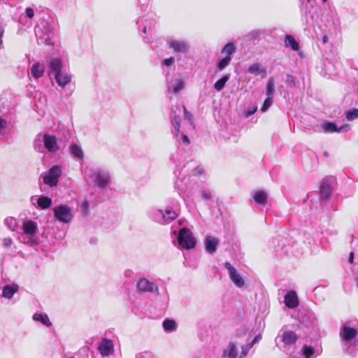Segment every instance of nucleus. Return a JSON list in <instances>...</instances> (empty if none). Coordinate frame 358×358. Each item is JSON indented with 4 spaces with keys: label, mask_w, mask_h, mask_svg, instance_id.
Instances as JSON below:
<instances>
[{
    "label": "nucleus",
    "mask_w": 358,
    "mask_h": 358,
    "mask_svg": "<svg viewBox=\"0 0 358 358\" xmlns=\"http://www.w3.org/2000/svg\"><path fill=\"white\" fill-rule=\"evenodd\" d=\"M178 242L182 248L189 250L195 247L196 241L192 231L187 228H182L178 233Z\"/></svg>",
    "instance_id": "f257e3e1"
},
{
    "label": "nucleus",
    "mask_w": 358,
    "mask_h": 358,
    "mask_svg": "<svg viewBox=\"0 0 358 358\" xmlns=\"http://www.w3.org/2000/svg\"><path fill=\"white\" fill-rule=\"evenodd\" d=\"M54 217L56 220L62 223H69L73 217L72 210L66 205H59L53 209Z\"/></svg>",
    "instance_id": "f03ea898"
},
{
    "label": "nucleus",
    "mask_w": 358,
    "mask_h": 358,
    "mask_svg": "<svg viewBox=\"0 0 358 358\" xmlns=\"http://www.w3.org/2000/svg\"><path fill=\"white\" fill-rule=\"evenodd\" d=\"M62 176V169L59 166H54L51 167L48 173L43 177V182L51 187L58 185L59 178Z\"/></svg>",
    "instance_id": "7ed1b4c3"
},
{
    "label": "nucleus",
    "mask_w": 358,
    "mask_h": 358,
    "mask_svg": "<svg viewBox=\"0 0 358 358\" xmlns=\"http://www.w3.org/2000/svg\"><path fill=\"white\" fill-rule=\"evenodd\" d=\"M224 267L228 270L230 279L234 284L238 287H243L245 285V281L236 269L228 262L224 263Z\"/></svg>",
    "instance_id": "20e7f679"
},
{
    "label": "nucleus",
    "mask_w": 358,
    "mask_h": 358,
    "mask_svg": "<svg viewBox=\"0 0 358 358\" xmlns=\"http://www.w3.org/2000/svg\"><path fill=\"white\" fill-rule=\"evenodd\" d=\"M98 350L103 357H109L114 352V345L111 340L103 338L99 345Z\"/></svg>",
    "instance_id": "39448f33"
},
{
    "label": "nucleus",
    "mask_w": 358,
    "mask_h": 358,
    "mask_svg": "<svg viewBox=\"0 0 358 358\" xmlns=\"http://www.w3.org/2000/svg\"><path fill=\"white\" fill-rule=\"evenodd\" d=\"M45 148L49 152H56L58 150L57 138L55 136L45 134L43 136Z\"/></svg>",
    "instance_id": "423d86ee"
},
{
    "label": "nucleus",
    "mask_w": 358,
    "mask_h": 358,
    "mask_svg": "<svg viewBox=\"0 0 358 358\" xmlns=\"http://www.w3.org/2000/svg\"><path fill=\"white\" fill-rule=\"evenodd\" d=\"M357 334L358 331L355 328L343 325L341 330L340 335L345 341L348 342L355 338L357 336Z\"/></svg>",
    "instance_id": "0eeeda50"
},
{
    "label": "nucleus",
    "mask_w": 358,
    "mask_h": 358,
    "mask_svg": "<svg viewBox=\"0 0 358 358\" xmlns=\"http://www.w3.org/2000/svg\"><path fill=\"white\" fill-rule=\"evenodd\" d=\"M285 303L289 308H294L299 305V299L294 291H289L285 296Z\"/></svg>",
    "instance_id": "6e6552de"
},
{
    "label": "nucleus",
    "mask_w": 358,
    "mask_h": 358,
    "mask_svg": "<svg viewBox=\"0 0 358 358\" xmlns=\"http://www.w3.org/2000/svg\"><path fill=\"white\" fill-rule=\"evenodd\" d=\"M169 48L175 52H185L188 49V45L185 41L172 40L169 42Z\"/></svg>",
    "instance_id": "1a4fd4ad"
},
{
    "label": "nucleus",
    "mask_w": 358,
    "mask_h": 358,
    "mask_svg": "<svg viewBox=\"0 0 358 358\" xmlns=\"http://www.w3.org/2000/svg\"><path fill=\"white\" fill-rule=\"evenodd\" d=\"M298 340L297 334L293 331H285L282 335V341L285 345L294 344Z\"/></svg>",
    "instance_id": "9d476101"
},
{
    "label": "nucleus",
    "mask_w": 358,
    "mask_h": 358,
    "mask_svg": "<svg viewBox=\"0 0 358 358\" xmlns=\"http://www.w3.org/2000/svg\"><path fill=\"white\" fill-rule=\"evenodd\" d=\"M62 69V62L60 59L55 58L52 59L48 65V73L50 74L53 73L55 75L57 73H60Z\"/></svg>",
    "instance_id": "9b49d317"
},
{
    "label": "nucleus",
    "mask_w": 358,
    "mask_h": 358,
    "mask_svg": "<svg viewBox=\"0 0 358 358\" xmlns=\"http://www.w3.org/2000/svg\"><path fill=\"white\" fill-rule=\"evenodd\" d=\"M205 243L206 251L210 254H213L217 250L219 241L215 237L208 236L206 238Z\"/></svg>",
    "instance_id": "f8f14e48"
},
{
    "label": "nucleus",
    "mask_w": 358,
    "mask_h": 358,
    "mask_svg": "<svg viewBox=\"0 0 358 358\" xmlns=\"http://www.w3.org/2000/svg\"><path fill=\"white\" fill-rule=\"evenodd\" d=\"M137 287L139 290L144 292H153L157 289V287L152 282L145 278H142L138 281Z\"/></svg>",
    "instance_id": "ddd939ff"
},
{
    "label": "nucleus",
    "mask_w": 358,
    "mask_h": 358,
    "mask_svg": "<svg viewBox=\"0 0 358 358\" xmlns=\"http://www.w3.org/2000/svg\"><path fill=\"white\" fill-rule=\"evenodd\" d=\"M22 229L26 235L33 236L37 230L36 224L32 220H28L23 223Z\"/></svg>",
    "instance_id": "4468645a"
},
{
    "label": "nucleus",
    "mask_w": 358,
    "mask_h": 358,
    "mask_svg": "<svg viewBox=\"0 0 358 358\" xmlns=\"http://www.w3.org/2000/svg\"><path fill=\"white\" fill-rule=\"evenodd\" d=\"M253 200L259 205H266L268 201V195L266 192L259 190L254 194Z\"/></svg>",
    "instance_id": "2eb2a0df"
},
{
    "label": "nucleus",
    "mask_w": 358,
    "mask_h": 358,
    "mask_svg": "<svg viewBox=\"0 0 358 358\" xmlns=\"http://www.w3.org/2000/svg\"><path fill=\"white\" fill-rule=\"evenodd\" d=\"M55 78L57 83L62 87H64L71 81V76L64 72L55 75Z\"/></svg>",
    "instance_id": "dca6fc26"
},
{
    "label": "nucleus",
    "mask_w": 358,
    "mask_h": 358,
    "mask_svg": "<svg viewBox=\"0 0 358 358\" xmlns=\"http://www.w3.org/2000/svg\"><path fill=\"white\" fill-rule=\"evenodd\" d=\"M332 189L330 184L324 181L320 187V195L324 199H328L331 194Z\"/></svg>",
    "instance_id": "f3484780"
},
{
    "label": "nucleus",
    "mask_w": 358,
    "mask_h": 358,
    "mask_svg": "<svg viewBox=\"0 0 358 358\" xmlns=\"http://www.w3.org/2000/svg\"><path fill=\"white\" fill-rule=\"evenodd\" d=\"M37 204L38 208L44 210L50 208L52 204V199L48 196H41L37 199Z\"/></svg>",
    "instance_id": "a211bd4d"
},
{
    "label": "nucleus",
    "mask_w": 358,
    "mask_h": 358,
    "mask_svg": "<svg viewBox=\"0 0 358 358\" xmlns=\"http://www.w3.org/2000/svg\"><path fill=\"white\" fill-rule=\"evenodd\" d=\"M32 76L38 79L43 76L44 68L40 64L39 62L34 63L31 69Z\"/></svg>",
    "instance_id": "6ab92c4d"
},
{
    "label": "nucleus",
    "mask_w": 358,
    "mask_h": 358,
    "mask_svg": "<svg viewBox=\"0 0 358 358\" xmlns=\"http://www.w3.org/2000/svg\"><path fill=\"white\" fill-rule=\"evenodd\" d=\"M17 290H18L17 285L10 286V285H7L4 286V287L3 289L2 296L4 298L10 299L13 297L14 294L17 292Z\"/></svg>",
    "instance_id": "aec40b11"
},
{
    "label": "nucleus",
    "mask_w": 358,
    "mask_h": 358,
    "mask_svg": "<svg viewBox=\"0 0 358 358\" xmlns=\"http://www.w3.org/2000/svg\"><path fill=\"white\" fill-rule=\"evenodd\" d=\"M285 45L286 47H290L293 50L296 51L299 49V44L292 35H287L285 38Z\"/></svg>",
    "instance_id": "412c9836"
},
{
    "label": "nucleus",
    "mask_w": 358,
    "mask_h": 358,
    "mask_svg": "<svg viewBox=\"0 0 358 358\" xmlns=\"http://www.w3.org/2000/svg\"><path fill=\"white\" fill-rule=\"evenodd\" d=\"M33 319L35 321L41 322L43 324L45 325L46 327H50L52 325V323L46 314L35 313L33 315Z\"/></svg>",
    "instance_id": "4be33fe9"
},
{
    "label": "nucleus",
    "mask_w": 358,
    "mask_h": 358,
    "mask_svg": "<svg viewBox=\"0 0 358 358\" xmlns=\"http://www.w3.org/2000/svg\"><path fill=\"white\" fill-rule=\"evenodd\" d=\"M248 71L250 73L254 74V75H258L259 73H263L264 75L266 74V69L262 68L261 65L259 63H255L252 65H251L248 69Z\"/></svg>",
    "instance_id": "5701e85b"
},
{
    "label": "nucleus",
    "mask_w": 358,
    "mask_h": 358,
    "mask_svg": "<svg viewBox=\"0 0 358 358\" xmlns=\"http://www.w3.org/2000/svg\"><path fill=\"white\" fill-rule=\"evenodd\" d=\"M161 213L163 215L164 219L167 221H173L178 217V214L170 208H167L164 213L161 210Z\"/></svg>",
    "instance_id": "b1692460"
},
{
    "label": "nucleus",
    "mask_w": 358,
    "mask_h": 358,
    "mask_svg": "<svg viewBox=\"0 0 358 358\" xmlns=\"http://www.w3.org/2000/svg\"><path fill=\"white\" fill-rule=\"evenodd\" d=\"M275 93V81L273 78H270L266 84V96L268 98L273 99Z\"/></svg>",
    "instance_id": "393cba45"
},
{
    "label": "nucleus",
    "mask_w": 358,
    "mask_h": 358,
    "mask_svg": "<svg viewBox=\"0 0 358 358\" xmlns=\"http://www.w3.org/2000/svg\"><path fill=\"white\" fill-rule=\"evenodd\" d=\"M302 355L304 358H313L315 354V349L313 347L304 345L301 349Z\"/></svg>",
    "instance_id": "a878e982"
},
{
    "label": "nucleus",
    "mask_w": 358,
    "mask_h": 358,
    "mask_svg": "<svg viewBox=\"0 0 358 358\" xmlns=\"http://www.w3.org/2000/svg\"><path fill=\"white\" fill-rule=\"evenodd\" d=\"M229 75L223 76L220 80H217L214 84L215 89L218 92L221 91L224 88L226 83L229 80Z\"/></svg>",
    "instance_id": "bb28decb"
},
{
    "label": "nucleus",
    "mask_w": 358,
    "mask_h": 358,
    "mask_svg": "<svg viewBox=\"0 0 358 358\" xmlns=\"http://www.w3.org/2000/svg\"><path fill=\"white\" fill-rule=\"evenodd\" d=\"M236 51V47L234 44V43H228L226 44L222 50V53L225 54L226 56H229V57H231V55Z\"/></svg>",
    "instance_id": "cd10ccee"
},
{
    "label": "nucleus",
    "mask_w": 358,
    "mask_h": 358,
    "mask_svg": "<svg viewBox=\"0 0 358 358\" xmlns=\"http://www.w3.org/2000/svg\"><path fill=\"white\" fill-rule=\"evenodd\" d=\"M322 127L326 132H336L341 131V129H338L337 126L334 122H324Z\"/></svg>",
    "instance_id": "c85d7f7f"
},
{
    "label": "nucleus",
    "mask_w": 358,
    "mask_h": 358,
    "mask_svg": "<svg viewBox=\"0 0 358 358\" xmlns=\"http://www.w3.org/2000/svg\"><path fill=\"white\" fill-rule=\"evenodd\" d=\"M70 148H71V153L76 157H78L80 159L83 158V152L80 147H79L78 145H77L75 143H73L71 145Z\"/></svg>",
    "instance_id": "c756f323"
},
{
    "label": "nucleus",
    "mask_w": 358,
    "mask_h": 358,
    "mask_svg": "<svg viewBox=\"0 0 358 358\" xmlns=\"http://www.w3.org/2000/svg\"><path fill=\"white\" fill-rule=\"evenodd\" d=\"M96 180L100 187H104L109 181L108 177L103 173H97L96 176Z\"/></svg>",
    "instance_id": "7c9ffc66"
},
{
    "label": "nucleus",
    "mask_w": 358,
    "mask_h": 358,
    "mask_svg": "<svg viewBox=\"0 0 358 358\" xmlns=\"http://www.w3.org/2000/svg\"><path fill=\"white\" fill-rule=\"evenodd\" d=\"M163 327L164 330L171 331L176 329V323L173 320L166 319L163 322Z\"/></svg>",
    "instance_id": "2f4dec72"
},
{
    "label": "nucleus",
    "mask_w": 358,
    "mask_h": 358,
    "mask_svg": "<svg viewBox=\"0 0 358 358\" xmlns=\"http://www.w3.org/2000/svg\"><path fill=\"white\" fill-rule=\"evenodd\" d=\"M171 124L176 131V135L178 136L180 129V118L179 116H173L171 118Z\"/></svg>",
    "instance_id": "473e14b6"
},
{
    "label": "nucleus",
    "mask_w": 358,
    "mask_h": 358,
    "mask_svg": "<svg viewBox=\"0 0 358 358\" xmlns=\"http://www.w3.org/2000/svg\"><path fill=\"white\" fill-rule=\"evenodd\" d=\"M227 356L230 358H236L237 356L236 348L234 343H230L229 345V351L227 355L226 354V351L224 352L223 356Z\"/></svg>",
    "instance_id": "72a5a7b5"
},
{
    "label": "nucleus",
    "mask_w": 358,
    "mask_h": 358,
    "mask_svg": "<svg viewBox=\"0 0 358 358\" xmlns=\"http://www.w3.org/2000/svg\"><path fill=\"white\" fill-rule=\"evenodd\" d=\"M345 117L348 120H353L358 117V109L353 108L352 110H348L345 113Z\"/></svg>",
    "instance_id": "f704fd0d"
},
{
    "label": "nucleus",
    "mask_w": 358,
    "mask_h": 358,
    "mask_svg": "<svg viewBox=\"0 0 358 358\" xmlns=\"http://www.w3.org/2000/svg\"><path fill=\"white\" fill-rule=\"evenodd\" d=\"M231 57L225 56L223 59H220L217 63V68L220 70H223L231 62Z\"/></svg>",
    "instance_id": "c9c22d12"
},
{
    "label": "nucleus",
    "mask_w": 358,
    "mask_h": 358,
    "mask_svg": "<svg viewBox=\"0 0 358 358\" xmlns=\"http://www.w3.org/2000/svg\"><path fill=\"white\" fill-rule=\"evenodd\" d=\"M184 83L181 80H177L176 83L172 87V90L173 93L178 92L180 90L184 87Z\"/></svg>",
    "instance_id": "e433bc0d"
},
{
    "label": "nucleus",
    "mask_w": 358,
    "mask_h": 358,
    "mask_svg": "<svg viewBox=\"0 0 358 358\" xmlns=\"http://www.w3.org/2000/svg\"><path fill=\"white\" fill-rule=\"evenodd\" d=\"M272 99H271V98L266 97V99L264 100V103L261 108L262 112H266L269 108V107L271 106V105L272 103Z\"/></svg>",
    "instance_id": "4c0bfd02"
},
{
    "label": "nucleus",
    "mask_w": 358,
    "mask_h": 358,
    "mask_svg": "<svg viewBox=\"0 0 358 358\" xmlns=\"http://www.w3.org/2000/svg\"><path fill=\"white\" fill-rule=\"evenodd\" d=\"M182 110H183V113H184V117L186 120H187L188 121H189L191 123H192V120H193V115L192 113H190L189 111H187L185 106H182Z\"/></svg>",
    "instance_id": "58836bf2"
},
{
    "label": "nucleus",
    "mask_w": 358,
    "mask_h": 358,
    "mask_svg": "<svg viewBox=\"0 0 358 358\" xmlns=\"http://www.w3.org/2000/svg\"><path fill=\"white\" fill-rule=\"evenodd\" d=\"M194 175L201 176H203L205 173L204 169L201 166H197L193 170Z\"/></svg>",
    "instance_id": "ea45409f"
},
{
    "label": "nucleus",
    "mask_w": 358,
    "mask_h": 358,
    "mask_svg": "<svg viewBox=\"0 0 358 358\" xmlns=\"http://www.w3.org/2000/svg\"><path fill=\"white\" fill-rule=\"evenodd\" d=\"M253 347V343H248L245 347L242 348V354L243 356H246L249 350Z\"/></svg>",
    "instance_id": "a19ab883"
},
{
    "label": "nucleus",
    "mask_w": 358,
    "mask_h": 358,
    "mask_svg": "<svg viewBox=\"0 0 358 358\" xmlns=\"http://www.w3.org/2000/svg\"><path fill=\"white\" fill-rule=\"evenodd\" d=\"M173 63H174V58L173 57L164 59L163 60V64L166 66H169L172 65Z\"/></svg>",
    "instance_id": "79ce46f5"
},
{
    "label": "nucleus",
    "mask_w": 358,
    "mask_h": 358,
    "mask_svg": "<svg viewBox=\"0 0 358 358\" xmlns=\"http://www.w3.org/2000/svg\"><path fill=\"white\" fill-rule=\"evenodd\" d=\"M25 13L29 18H33L34 16V11L31 8H27Z\"/></svg>",
    "instance_id": "37998d69"
},
{
    "label": "nucleus",
    "mask_w": 358,
    "mask_h": 358,
    "mask_svg": "<svg viewBox=\"0 0 358 358\" xmlns=\"http://www.w3.org/2000/svg\"><path fill=\"white\" fill-rule=\"evenodd\" d=\"M12 239L9 237L8 238H5L3 240V245L6 246V247H9L12 244Z\"/></svg>",
    "instance_id": "c03bdc74"
},
{
    "label": "nucleus",
    "mask_w": 358,
    "mask_h": 358,
    "mask_svg": "<svg viewBox=\"0 0 358 358\" xmlns=\"http://www.w3.org/2000/svg\"><path fill=\"white\" fill-rule=\"evenodd\" d=\"M182 141L187 145H189L190 141L186 134H182L181 136Z\"/></svg>",
    "instance_id": "a18cd8bd"
},
{
    "label": "nucleus",
    "mask_w": 358,
    "mask_h": 358,
    "mask_svg": "<svg viewBox=\"0 0 358 358\" xmlns=\"http://www.w3.org/2000/svg\"><path fill=\"white\" fill-rule=\"evenodd\" d=\"M262 339V335L261 334H259V335H257L252 340V341L251 342V343H253V345L259 342Z\"/></svg>",
    "instance_id": "49530a36"
},
{
    "label": "nucleus",
    "mask_w": 358,
    "mask_h": 358,
    "mask_svg": "<svg viewBox=\"0 0 358 358\" xmlns=\"http://www.w3.org/2000/svg\"><path fill=\"white\" fill-rule=\"evenodd\" d=\"M6 127V121L2 118H0V130Z\"/></svg>",
    "instance_id": "de8ad7c7"
},
{
    "label": "nucleus",
    "mask_w": 358,
    "mask_h": 358,
    "mask_svg": "<svg viewBox=\"0 0 358 358\" xmlns=\"http://www.w3.org/2000/svg\"><path fill=\"white\" fill-rule=\"evenodd\" d=\"M3 34H4V29L3 27H0V45L2 44L3 41H2V37L3 36Z\"/></svg>",
    "instance_id": "09e8293b"
},
{
    "label": "nucleus",
    "mask_w": 358,
    "mask_h": 358,
    "mask_svg": "<svg viewBox=\"0 0 358 358\" xmlns=\"http://www.w3.org/2000/svg\"><path fill=\"white\" fill-rule=\"evenodd\" d=\"M354 257H355V254L353 252H351L350 253V255H349V259H348V261L350 264H352L353 263V261H354Z\"/></svg>",
    "instance_id": "8fccbe9b"
},
{
    "label": "nucleus",
    "mask_w": 358,
    "mask_h": 358,
    "mask_svg": "<svg viewBox=\"0 0 358 358\" xmlns=\"http://www.w3.org/2000/svg\"><path fill=\"white\" fill-rule=\"evenodd\" d=\"M203 197L205 199H211V194H210V193L209 192H203Z\"/></svg>",
    "instance_id": "3c124183"
},
{
    "label": "nucleus",
    "mask_w": 358,
    "mask_h": 358,
    "mask_svg": "<svg viewBox=\"0 0 358 358\" xmlns=\"http://www.w3.org/2000/svg\"><path fill=\"white\" fill-rule=\"evenodd\" d=\"M322 42L323 43H327L328 42V37L327 36L324 35L323 37H322Z\"/></svg>",
    "instance_id": "603ef678"
},
{
    "label": "nucleus",
    "mask_w": 358,
    "mask_h": 358,
    "mask_svg": "<svg viewBox=\"0 0 358 358\" xmlns=\"http://www.w3.org/2000/svg\"><path fill=\"white\" fill-rule=\"evenodd\" d=\"M255 110H257V108H255V110L252 113H250V114H252Z\"/></svg>",
    "instance_id": "864d4df0"
},
{
    "label": "nucleus",
    "mask_w": 358,
    "mask_h": 358,
    "mask_svg": "<svg viewBox=\"0 0 358 358\" xmlns=\"http://www.w3.org/2000/svg\"><path fill=\"white\" fill-rule=\"evenodd\" d=\"M308 3H310L313 0H307Z\"/></svg>",
    "instance_id": "5fc2aeb1"
},
{
    "label": "nucleus",
    "mask_w": 358,
    "mask_h": 358,
    "mask_svg": "<svg viewBox=\"0 0 358 358\" xmlns=\"http://www.w3.org/2000/svg\"><path fill=\"white\" fill-rule=\"evenodd\" d=\"M322 1H323V2H326V1H327V0H322Z\"/></svg>",
    "instance_id": "6e6d98bb"
}]
</instances>
